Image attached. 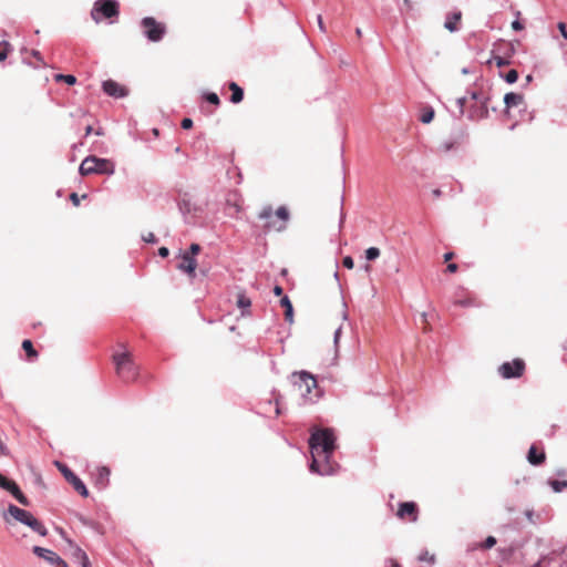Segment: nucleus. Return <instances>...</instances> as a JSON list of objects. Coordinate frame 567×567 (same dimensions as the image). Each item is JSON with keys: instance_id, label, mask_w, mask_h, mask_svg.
<instances>
[{"instance_id": "nucleus-15", "label": "nucleus", "mask_w": 567, "mask_h": 567, "mask_svg": "<svg viewBox=\"0 0 567 567\" xmlns=\"http://www.w3.org/2000/svg\"><path fill=\"white\" fill-rule=\"evenodd\" d=\"M103 91L113 97H124L128 94V90L120 83L107 80L103 83Z\"/></svg>"}, {"instance_id": "nucleus-10", "label": "nucleus", "mask_w": 567, "mask_h": 567, "mask_svg": "<svg viewBox=\"0 0 567 567\" xmlns=\"http://www.w3.org/2000/svg\"><path fill=\"white\" fill-rule=\"evenodd\" d=\"M54 464L68 483H70L81 496H89V491L84 483L64 463L56 461Z\"/></svg>"}, {"instance_id": "nucleus-45", "label": "nucleus", "mask_w": 567, "mask_h": 567, "mask_svg": "<svg viewBox=\"0 0 567 567\" xmlns=\"http://www.w3.org/2000/svg\"><path fill=\"white\" fill-rule=\"evenodd\" d=\"M70 199H71V202L73 203L74 206H79L80 205V198H79L76 193H72L70 195Z\"/></svg>"}, {"instance_id": "nucleus-35", "label": "nucleus", "mask_w": 567, "mask_h": 567, "mask_svg": "<svg viewBox=\"0 0 567 567\" xmlns=\"http://www.w3.org/2000/svg\"><path fill=\"white\" fill-rule=\"evenodd\" d=\"M202 248L198 244H192L190 247H189V250L187 251H184L186 255H192L193 258H195L196 255H198L200 252Z\"/></svg>"}, {"instance_id": "nucleus-30", "label": "nucleus", "mask_w": 567, "mask_h": 567, "mask_svg": "<svg viewBox=\"0 0 567 567\" xmlns=\"http://www.w3.org/2000/svg\"><path fill=\"white\" fill-rule=\"evenodd\" d=\"M75 555L81 558L82 567H91L89 557L81 548L75 547Z\"/></svg>"}, {"instance_id": "nucleus-53", "label": "nucleus", "mask_w": 567, "mask_h": 567, "mask_svg": "<svg viewBox=\"0 0 567 567\" xmlns=\"http://www.w3.org/2000/svg\"><path fill=\"white\" fill-rule=\"evenodd\" d=\"M357 35L360 38L362 35V31L360 28H357L355 30Z\"/></svg>"}, {"instance_id": "nucleus-48", "label": "nucleus", "mask_w": 567, "mask_h": 567, "mask_svg": "<svg viewBox=\"0 0 567 567\" xmlns=\"http://www.w3.org/2000/svg\"><path fill=\"white\" fill-rule=\"evenodd\" d=\"M158 255L163 258L167 257L169 255V250L166 247H161L158 249Z\"/></svg>"}, {"instance_id": "nucleus-4", "label": "nucleus", "mask_w": 567, "mask_h": 567, "mask_svg": "<svg viewBox=\"0 0 567 567\" xmlns=\"http://www.w3.org/2000/svg\"><path fill=\"white\" fill-rule=\"evenodd\" d=\"M79 172L82 176L92 174L112 175L114 173V163L107 158L90 155L82 161Z\"/></svg>"}, {"instance_id": "nucleus-19", "label": "nucleus", "mask_w": 567, "mask_h": 567, "mask_svg": "<svg viewBox=\"0 0 567 567\" xmlns=\"http://www.w3.org/2000/svg\"><path fill=\"white\" fill-rule=\"evenodd\" d=\"M8 513L10 516H12L14 519L25 524L28 519L31 518L32 514L28 511H24L22 508H19L16 505H10L8 507Z\"/></svg>"}, {"instance_id": "nucleus-1", "label": "nucleus", "mask_w": 567, "mask_h": 567, "mask_svg": "<svg viewBox=\"0 0 567 567\" xmlns=\"http://www.w3.org/2000/svg\"><path fill=\"white\" fill-rule=\"evenodd\" d=\"M312 462L310 471L319 475L334 474L339 464L331 457L336 450V435L332 429L315 430L309 439Z\"/></svg>"}, {"instance_id": "nucleus-11", "label": "nucleus", "mask_w": 567, "mask_h": 567, "mask_svg": "<svg viewBox=\"0 0 567 567\" xmlns=\"http://www.w3.org/2000/svg\"><path fill=\"white\" fill-rule=\"evenodd\" d=\"M395 515L401 520L415 523L419 518V507L414 502H402L399 504Z\"/></svg>"}, {"instance_id": "nucleus-51", "label": "nucleus", "mask_w": 567, "mask_h": 567, "mask_svg": "<svg viewBox=\"0 0 567 567\" xmlns=\"http://www.w3.org/2000/svg\"><path fill=\"white\" fill-rule=\"evenodd\" d=\"M93 131V127L91 125H87L85 128V136L90 135Z\"/></svg>"}, {"instance_id": "nucleus-55", "label": "nucleus", "mask_w": 567, "mask_h": 567, "mask_svg": "<svg viewBox=\"0 0 567 567\" xmlns=\"http://www.w3.org/2000/svg\"><path fill=\"white\" fill-rule=\"evenodd\" d=\"M96 134H97V135H102L103 133H102L100 130H97V131H96Z\"/></svg>"}, {"instance_id": "nucleus-54", "label": "nucleus", "mask_w": 567, "mask_h": 567, "mask_svg": "<svg viewBox=\"0 0 567 567\" xmlns=\"http://www.w3.org/2000/svg\"><path fill=\"white\" fill-rule=\"evenodd\" d=\"M392 567H401V566L399 565V563L393 561V563H392Z\"/></svg>"}, {"instance_id": "nucleus-27", "label": "nucleus", "mask_w": 567, "mask_h": 567, "mask_svg": "<svg viewBox=\"0 0 567 567\" xmlns=\"http://www.w3.org/2000/svg\"><path fill=\"white\" fill-rule=\"evenodd\" d=\"M54 80L56 82H65L69 85H73L76 83V78L71 74H55Z\"/></svg>"}, {"instance_id": "nucleus-44", "label": "nucleus", "mask_w": 567, "mask_h": 567, "mask_svg": "<svg viewBox=\"0 0 567 567\" xmlns=\"http://www.w3.org/2000/svg\"><path fill=\"white\" fill-rule=\"evenodd\" d=\"M512 28L515 30V31H520L524 29V25L522 22H519L518 20H515L513 23H512Z\"/></svg>"}, {"instance_id": "nucleus-49", "label": "nucleus", "mask_w": 567, "mask_h": 567, "mask_svg": "<svg viewBox=\"0 0 567 567\" xmlns=\"http://www.w3.org/2000/svg\"><path fill=\"white\" fill-rule=\"evenodd\" d=\"M274 293L276 296H281L284 293V289L280 286H275Z\"/></svg>"}, {"instance_id": "nucleus-50", "label": "nucleus", "mask_w": 567, "mask_h": 567, "mask_svg": "<svg viewBox=\"0 0 567 567\" xmlns=\"http://www.w3.org/2000/svg\"><path fill=\"white\" fill-rule=\"evenodd\" d=\"M454 258V252L450 251L444 255V261H450Z\"/></svg>"}, {"instance_id": "nucleus-46", "label": "nucleus", "mask_w": 567, "mask_h": 567, "mask_svg": "<svg viewBox=\"0 0 567 567\" xmlns=\"http://www.w3.org/2000/svg\"><path fill=\"white\" fill-rule=\"evenodd\" d=\"M143 239L146 243H155L156 241V237L153 233H148L146 236L143 237Z\"/></svg>"}, {"instance_id": "nucleus-29", "label": "nucleus", "mask_w": 567, "mask_h": 567, "mask_svg": "<svg viewBox=\"0 0 567 567\" xmlns=\"http://www.w3.org/2000/svg\"><path fill=\"white\" fill-rule=\"evenodd\" d=\"M549 485L551 486V488H553L556 493H559V492H561L564 488H567V481H557V480H553V481H549Z\"/></svg>"}, {"instance_id": "nucleus-39", "label": "nucleus", "mask_w": 567, "mask_h": 567, "mask_svg": "<svg viewBox=\"0 0 567 567\" xmlns=\"http://www.w3.org/2000/svg\"><path fill=\"white\" fill-rule=\"evenodd\" d=\"M342 265L348 269H352L354 267V261H353L352 257L347 256L343 258Z\"/></svg>"}, {"instance_id": "nucleus-32", "label": "nucleus", "mask_w": 567, "mask_h": 567, "mask_svg": "<svg viewBox=\"0 0 567 567\" xmlns=\"http://www.w3.org/2000/svg\"><path fill=\"white\" fill-rule=\"evenodd\" d=\"M380 256V249L377 247H370L365 250V258L368 260H374Z\"/></svg>"}, {"instance_id": "nucleus-34", "label": "nucleus", "mask_w": 567, "mask_h": 567, "mask_svg": "<svg viewBox=\"0 0 567 567\" xmlns=\"http://www.w3.org/2000/svg\"><path fill=\"white\" fill-rule=\"evenodd\" d=\"M517 79H518V73L516 70H511L505 75V81L511 84L515 83L517 81Z\"/></svg>"}, {"instance_id": "nucleus-47", "label": "nucleus", "mask_w": 567, "mask_h": 567, "mask_svg": "<svg viewBox=\"0 0 567 567\" xmlns=\"http://www.w3.org/2000/svg\"><path fill=\"white\" fill-rule=\"evenodd\" d=\"M458 269V266L456 264H449L447 267H446V271L451 272V274H454L456 272Z\"/></svg>"}, {"instance_id": "nucleus-37", "label": "nucleus", "mask_w": 567, "mask_h": 567, "mask_svg": "<svg viewBox=\"0 0 567 567\" xmlns=\"http://www.w3.org/2000/svg\"><path fill=\"white\" fill-rule=\"evenodd\" d=\"M493 60L495 61V64L498 68L505 66L509 64V61L507 59H504L502 56H494Z\"/></svg>"}, {"instance_id": "nucleus-13", "label": "nucleus", "mask_w": 567, "mask_h": 567, "mask_svg": "<svg viewBox=\"0 0 567 567\" xmlns=\"http://www.w3.org/2000/svg\"><path fill=\"white\" fill-rule=\"evenodd\" d=\"M32 550L38 557L47 560L51 565L58 567H68V564L56 553L50 549L40 546H34Z\"/></svg>"}, {"instance_id": "nucleus-26", "label": "nucleus", "mask_w": 567, "mask_h": 567, "mask_svg": "<svg viewBox=\"0 0 567 567\" xmlns=\"http://www.w3.org/2000/svg\"><path fill=\"white\" fill-rule=\"evenodd\" d=\"M434 118V110L430 106H426L422 110L420 115V121L424 124H429Z\"/></svg>"}, {"instance_id": "nucleus-56", "label": "nucleus", "mask_w": 567, "mask_h": 567, "mask_svg": "<svg viewBox=\"0 0 567 567\" xmlns=\"http://www.w3.org/2000/svg\"><path fill=\"white\" fill-rule=\"evenodd\" d=\"M461 305L468 306L470 302H461Z\"/></svg>"}, {"instance_id": "nucleus-18", "label": "nucleus", "mask_w": 567, "mask_h": 567, "mask_svg": "<svg viewBox=\"0 0 567 567\" xmlns=\"http://www.w3.org/2000/svg\"><path fill=\"white\" fill-rule=\"evenodd\" d=\"M527 460L532 465H540L545 462L546 454L543 450L538 451L535 445H532L527 454Z\"/></svg>"}, {"instance_id": "nucleus-8", "label": "nucleus", "mask_w": 567, "mask_h": 567, "mask_svg": "<svg viewBox=\"0 0 567 567\" xmlns=\"http://www.w3.org/2000/svg\"><path fill=\"white\" fill-rule=\"evenodd\" d=\"M292 380L293 385L298 388L303 398L311 395L312 390L317 389L318 385L315 375L307 371L293 372Z\"/></svg>"}, {"instance_id": "nucleus-33", "label": "nucleus", "mask_w": 567, "mask_h": 567, "mask_svg": "<svg viewBox=\"0 0 567 567\" xmlns=\"http://www.w3.org/2000/svg\"><path fill=\"white\" fill-rule=\"evenodd\" d=\"M204 99L207 102H209V103H212V104H214L216 106H218L220 104V100H219L218 95L216 93H214V92L206 93L204 95Z\"/></svg>"}, {"instance_id": "nucleus-31", "label": "nucleus", "mask_w": 567, "mask_h": 567, "mask_svg": "<svg viewBox=\"0 0 567 567\" xmlns=\"http://www.w3.org/2000/svg\"><path fill=\"white\" fill-rule=\"evenodd\" d=\"M31 55L38 61V64H34V68H45L48 64L44 62L41 53L38 50H32Z\"/></svg>"}, {"instance_id": "nucleus-14", "label": "nucleus", "mask_w": 567, "mask_h": 567, "mask_svg": "<svg viewBox=\"0 0 567 567\" xmlns=\"http://www.w3.org/2000/svg\"><path fill=\"white\" fill-rule=\"evenodd\" d=\"M177 269L187 274L189 278H195L197 261L192 255L181 254V261L177 264Z\"/></svg>"}, {"instance_id": "nucleus-41", "label": "nucleus", "mask_w": 567, "mask_h": 567, "mask_svg": "<svg viewBox=\"0 0 567 567\" xmlns=\"http://www.w3.org/2000/svg\"><path fill=\"white\" fill-rule=\"evenodd\" d=\"M557 28H558V30H559V32H560L561 37H563L564 39H566V40H567V28H566V23H565V22H559V23L557 24Z\"/></svg>"}, {"instance_id": "nucleus-42", "label": "nucleus", "mask_w": 567, "mask_h": 567, "mask_svg": "<svg viewBox=\"0 0 567 567\" xmlns=\"http://www.w3.org/2000/svg\"><path fill=\"white\" fill-rule=\"evenodd\" d=\"M182 127H183L184 130H189V128H192V127H193V121H192L190 118H188V117L183 118V121H182Z\"/></svg>"}, {"instance_id": "nucleus-24", "label": "nucleus", "mask_w": 567, "mask_h": 567, "mask_svg": "<svg viewBox=\"0 0 567 567\" xmlns=\"http://www.w3.org/2000/svg\"><path fill=\"white\" fill-rule=\"evenodd\" d=\"M25 525H28L34 532H37L38 534H40L42 536L47 535V528L33 515L31 516L30 519L27 520Z\"/></svg>"}, {"instance_id": "nucleus-40", "label": "nucleus", "mask_w": 567, "mask_h": 567, "mask_svg": "<svg viewBox=\"0 0 567 567\" xmlns=\"http://www.w3.org/2000/svg\"><path fill=\"white\" fill-rule=\"evenodd\" d=\"M420 560L422 561H427L430 564H433L434 563V556L433 555H430L427 551L422 554L420 557H419Z\"/></svg>"}, {"instance_id": "nucleus-5", "label": "nucleus", "mask_w": 567, "mask_h": 567, "mask_svg": "<svg viewBox=\"0 0 567 567\" xmlns=\"http://www.w3.org/2000/svg\"><path fill=\"white\" fill-rule=\"evenodd\" d=\"M113 362L116 368V374L124 382H132L138 375L137 367L133 362L132 354L127 351L113 354Z\"/></svg>"}, {"instance_id": "nucleus-36", "label": "nucleus", "mask_w": 567, "mask_h": 567, "mask_svg": "<svg viewBox=\"0 0 567 567\" xmlns=\"http://www.w3.org/2000/svg\"><path fill=\"white\" fill-rule=\"evenodd\" d=\"M496 544V539L493 536H488L485 542L482 544V548L488 549L492 548Z\"/></svg>"}, {"instance_id": "nucleus-25", "label": "nucleus", "mask_w": 567, "mask_h": 567, "mask_svg": "<svg viewBox=\"0 0 567 567\" xmlns=\"http://www.w3.org/2000/svg\"><path fill=\"white\" fill-rule=\"evenodd\" d=\"M237 307L243 309V315H245V310L249 309L251 306V300L245 295V292L237 293Z\"/></svg>"}, {"instance_id": "nucleus-23", "label": "nucleus", "mask_w": 567, "mask_h": 567, "mask_svg": "<svg viewBox=\"0 0 567 567\" xmlns=\"http://www.w3.org/2000/svg\"><path fill=\"white\" fill-rule=\"evenodd\" d=\"M280 305L282 308H285V319L288 322L293 321V308L290 299L287 296H284L280 300Z\"/></svg>"}, {"instance_id": "nucleus-22", "label": "nucleus", "mask_w": 567, "mask_h": 567, "mask_svg": "<svg viewBox=\"0 0 567 567\" xmlns=\"http://www.w3.org/2000/svg\"><path fill=\"white\" fill-rule=\"evenodd\" d=\"M22 349L25 351L28 361H34V360L38 359L39 353L34 349L33 343L31 342V340H29V339L23 340L22 341Z\"/></svg>"}, {"instance_id": "nucleus-28", "label": "nucleus", "mask_w": 567, "mask_h": 567, "mask_svg": "<svg viewBox=\"0 0 567 567\" xmlns=\"http://www.w3.org/2000/svg\"><path fill=\"white\" fill-rule=\"evenodd\" d=\"M12 50L11 44L8 41L0 42V62L4 61Z\"/></svg>"}, {"instance_id": "nucleus-43", "label": "nucleus", "mask_w": 567, "mask_h": 567, "mask_svg": "<svg viewBox=\"0 0 567 567\" xmlns=\"http://www.w3.org/2000/svg\"><path fill=\"white\" fill-rule=\"evenodd\" d=\"M317 21H318V27L320 29L321 32H326V25L323 23V20H322V16L321 14H318L317 16Z\"/></svg>"}, {"instance_id": "nucleus-9", "label": "nucleus", "mask_w": 567, "mask_h": 567, "mask_svg": "<svg viewBox=\"0 0 567 567\" xmlns=\"http://www.w3.org/2000/svg\"><path fill=\"white\" fill-rule=\"evenodd\" d=\"M526 365L523 359H514L513 361L504 362L498 368V373L504 379L520 378L525 372Z\"/></svg>"}, {"instance_id": "nucleus-21", "label": "nucleus", "mask_w": 567, "mask_h": 567, "mask_svg": "<svg viewBox=\"0 0 567 567\" xmlns=\"http://www.w3.org/2000/svg\"><path fill=\"white\" fill-rule=\"evenodd\" d=\"M228 87L231 91L230 102L234 104L240 103L244 99V90L236 82H230Z\"/></svg>"}, {"instance_id": "nucleus-7", "label": "nucleus", "mask_w": 567, "mask_h": 567, "mask_svg": "<svg viewBox=\"0 0 567 567\" xmlns=\"http://www.w3.org/2000/svg\"><path fill=\"white\" fill-rule=\"evenodd\" d=\"M141 27L145 37L152 42H159L166 33V25L153 17L142 19Z\"/></svg>"}, {"instance_id": "nucleus-20", "label": "nucleus", "mask_w": 567, "mask_h": 567, "mask_svg": "<svg viewBox=\"0 0 567 567\" xmlns=\"http://www.w3.org/2000/svg\"><path fill=\"white\" fill-rule=\"evenodd\" d=\"M504 102L507 109L516 107L524 104V95L511 92L504 96Z\"/></svg>"}, {"instance_id": "nucleus-3", "label": "nucleus", "mask_w": 567, "mask_h": 567, "mask_svg": "<svg viewBox=\"0 0 567 567\" xmlns=\"http://www.w3.org/2000/svg\"><path fill=\"white\" fill-rule=\"evenodd\" d=\"M487 101L488 96H486V94L482 91H473L468 94V96L457 100L461 110H463L466 104L471 105L468 111V117L471 120H480L487 116ZM461 112L463 113V111Z\"/></svg>"}, {"instance_id": "nucleus-17", "label": "nucleus", "mask_w": 567, "mask_h": 567, "mask_svg": "<svg viewBox=\"0 0 567 567\" xmlns=\"http://www.w3.org/2000/svg\"><path fill=\"white\" fill-rule=\"evenodd\" d=\"M111 471L106 466L97 467L95 474V484L100 488H104L109 485Z\"/></svg>"}, {"instance_id": "nucleus-2", "label": "nucleus", "mask_w": 567, "mask_h": 567, "mask_svg": "<svg viewBox=\"0 0 567 567\" xmlns=\"http://www.w3.org/2000/svg\"><path fill=\"white\" fill-rule=\"evenodd\" d=\"M258 218L265 221L264 228L282 231L287 228L290 213L286 206H280L276 210L271 206H265L258 214Z\"/></svg>"}, {"instance_id": "nucleus-6", "label": "nucleus", "mask_w": 567, "mask_h": 567, "mask_svg": "<svg viewBox=\"0 0 567 567\" xmlns=\"http://www.w3.org/2000/svg\"><path fill=\"white\" fill-rule=\"evenodd\" d=\"M120 14V4L115 0H97L94 2L91 17L95 22L103 19L117 18Z\"/></svg>"}, {"instance_id": "nucleus-52", "label": "nucleus", "mask_w": 567, "mask_h": 567, "mask_svg": "<svg viewBox=\"0 0 567 567\" xmlns=\"http://www.w3.org/2000/svg\"><path fill=\"white\" fill-rule=\"evenodd\" d=\"M433 196H434L435 198L440 197V196H441V190H440V189H434V190H433Z\"/></svg>"}, {"instance_id": "nucleus-12", "label": "nucleus", "mask_w": 567, "mask_h": 567, "mask_svg": "<svg viewBox=\"0 0 567 567\" xmlns=\"http://www.w3.org/2000/svg\"><path fill=\"white\" fill-rule=\"evenodd\" d=\"M0 487L10 492L12 496L22 505L29 506L28 498L20 491L19 486L16 482L7 478L4 475L0 474Z\"/></svg>"}, {"instance_id": "nucleus-38", "label": "nucleus", "mask_w": 567, "mask_h": 567, "mask_svg": "<svg viewBox=\"0 0 567 567\" xmlns=\"http://www.w3.org/2000/svg\"><path fill=\"white\" fill-rule=\"evenodd\" d=\"M413 8H414V6H413L412 0H403L402 8H401L402 11L410 12L413 10Z\"/></svg>"}, {"instance_id": "nucleus-16", "label": "nucleus", "mask_w": 567, "mask_h": 567, "mask_svg": "<svg viewBox=\"0 0 567 567\" xmlns=\"http://www.w3.org/2000/svg\"><path fill=\"white\" fill-rule=\"evenodd\" d=\"M462 20V12L456 11L451 14H447L446 20L444 22V28L450 32H456L460 29V23Z\"/></svg>"}]
</instances>
